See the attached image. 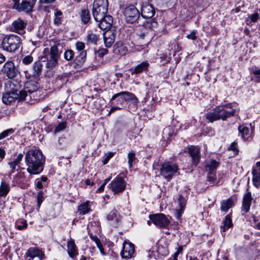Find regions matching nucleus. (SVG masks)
<instances>
[{
    "instance_id": "obj_17",
    "label": "nucleus",
    "mask_w": 260,
    "mask_h": 260,
    "mask_svg": "<svg viewBox=\"0 0 260 260\" xmlns=\"http://www.w3.org/2000/svg\"><path fill=\"white\" fill-rule=\"evenodd\" d=\"M26 25V21L18 18L12 23V26L14 32L19 34H23L25 33L24 28Z\"/></svg>"
},
{
    "instance_id": "obj_2",
    "label": "nucleus",
    "mask_w": 260,
    "mask_h": 260,
    "mask_svg": "<svg viewBox=\"0 0 260 260\" xmlns=\"http://www.w3.org/2000/svg\"><path fill=\"white\" fill-rule=\"evenodd\" d=\"M157 22L154 19L146 20L136 29L137 39L143 46H146L154 37V29L157 27Z\"/></svg>"
},
{
    "instance_id": "obj_61",
    "label": "nucleus",
    "mask_w": 260,
    "mask_h": 260,
    "mask_svg": "<svg viewBox=\"0 0 260 260\" xmlns=\"http://www.w3.org/2000/svg\"><path fill=\"white\" fill-rule=\"evenodd\" d=\"M184 209L180 208L179 209L176 210L175 211V216L178 219H179L181 216L182 213Z\"/></svg>"
},
{
    "instance_id": "obj_59",
    "label": "nucleus",
    "mask_w": 260,
    "mask_h": 260,
    "mask_svg": "<svg viewBox=\"0 0 260 260\" xmlns=\"http://www.w3.org/2000/svg\"><path fill=\"white\" fill-rule=\"evenodd\" d=\"M196 35V31L193 30V31H192L190 33V34L187 35L186 36V38L188 39H190L191 40H195L197 39V36Z\"/></svg>"
},
{
    "instance_id": "obj_10",
    "label": "nucleus",
    "mask_w": 260,
    "mask_h": 260,
    "mask_svg": "<svg viewBox=\"0 0 260 260\" xmlns=\"http://www.w3.org/2000/svg\"><path fill=\"white\" fill-rule=\"evenodd\" d=\"M24 89L19 91L20 98L21 100L27 101L31 97L28 93H32L38 89V83L35 81H29L24 84Z\"/></svg>"
},
{
    "instance_id": "obj_64",
    "label": "nucleus",
    "mask_w": 260,
    "mask_h": 260,
    "mask_svg": "<svg viewBox=\"0 0 260 260\" xmlns=\"http://www.w3.org/2000/svg\"><path fill=\"white\" fill-rule=\"evenodd\" d=\"M56 0H39V3L41 4H48L54 2Z\"/></svg>"
},
{
    "instance_id": "obj_39",
    "label": "nucleus",
    "mask_w": 260,
    "mask_h": 260,
    "mask_svg": "<svg viewBox=\"0 0 260 260\" xmlns=\"http://www.w3.org/2000/svg\"><path fill=\"white\" fill-rule=\"evenodd\" d=\"M81 19L84 24L88 23L90 20V13L87 10H83L81 14Z\"/></svg>"
},
{
    "instance_id": "obj_50",
    "label": "nucleus",
    "mask_w": 260,
    "mask_h": 260,
    "mask_svg": "<svg viewBox=\"0 0 260 260\" xmlns=\"http://www.w3.org/2000/svg\"><path fill=\"white\" fill-rule=\"evenodd\" d=\"M186 200L182 195L179 196L178 203L180 206V208L184 209V208L186 205Z\"/></svg>"
},
{
    "instance_id": "obj_31",
    "label": "nucleus",
    "mask_w": 260,
    "mask_h": 260,
    "mask_svg": "<svg viewBox=\"0 0 260 260\" xmlns=\"http://www.w3.org/2000/svg\"><path fill=\"white\" fill-rule=\"evenodd\" d=\"M205 117L209 122H213L220 119L216 108L214 109L213 112L207 113L205 114Z\"/></svg>"
},
{
    "instance_id": "obj_27",
    "label": "nucleus",
    "mask_w": 260,
    "mask_h": 260,
    "mask_svg": "<svg viewBox=\"0 0 260 260\" xmlns=\"http://www.w3.org/2000/svg\"><path fill=\"white\" fill-rule=\"evenodd\" d=\"M68 252L69 256L72 258H74L78 254L76 245L74 240L71 239L67 243Z\"/></svg>"
},
{
    "instance_id": "obj_13",
    "label": "nucleus",
    "mask_w": 260,
    "mask_h": 260,
    "mask_svg": "<svg viewBox=\"0 0 260 260\" xmlns=\"http://www.w3.org/2000/svg\"><path fill=\"white\" fill-rule=\"evenodd\" d=\"M124 15L126 22L133 23L137 20L140 14L134 6L131 5L125 9Z\"/></svg>"
},
{
    "instance_id": "obj_25",
    "label": "nucleus",
    "mask_w": 260,
    "mask_h": 260,
    "mask_svg": "<svg viewBox=\"0 0 260 260\" xmlns=\"http://www.w3.org/2000/svg\"><path fill=\"white\" fill-rule=\"evenodd\" d=\"M107 218L109 221H113L115 218L116 221L110 222V224L114 227H117L120 221L121 216L116 210H113L107 215Z\"/></svg>"
},
{
    "instance_id": "obj_32",
    "label": "nucleus",
    "mask_w": 260,
    "mask_h": 260,
    "mask_svg": "<svg viewBox=\"0 0 260 260\" xmlns=\"http://www.w3.org/2000/svg\"><path fill=\"white\" fill-rule=\"evenodd\" d=\"M233 226L232 219L229 215H227L222 222L221 226V231L224 232L227 229Z\"/></svg>"
},
{
    "instance_id": "obj_54",
    "label": "nucleus",
    "mask_w": 260,
    "mask_h": 260,
    "mask_svg": "<svg viewBox=\"0 0 260 260\" xmlns=\"http://www.w3.org/2000/svg\"><path fill=\"white\" fill-rule=\"evenodd\" d=\"M216 179V177L215 174H213L212 175L208 174V180L211 185H213L214 184Z\"/></svg>"
},
{
    "instance_id": "obj_28",
    "label": "nucleus",
    "mask_w": 260,
    "mask_h": 260,
    "mask_svg": "<svg viewBox=\"0 0 260 260\" xmlns=\"http://www.w3.org/2000/svg\"><path fill=\"white\" fill-rule=\"evenodd\" d=\"M219 163L215 160H212L208 162L205 166V170L208 174L212 175L215 174L217 167L219 166Z\"/></svg>"
},
{
    "instance_id": "obj_29",
    "label": "nucleus",
    "mask_w": 260,
    "mask_h": 260,
    "mask_svg": "<svg viewBox=\"0 0 260 260\" xmlns=\"http://www.w3.org/2000/svg\"><path fill=\"white\" fill-rule=\"evenodd\" d=\"M104 40L106 46L107 47H110L115 40L113 32L111 30H107L104 34Z\"/></svg>"
},
{
    "instance_id": "obj_57",
    "label": "nucleus",
    "mask_w": 260,
    "mask_h": 260,
    "mask_svg": "<svg viewBox=\"0 0 260 260\" xmlns=\"http://www.w3.org/2000/svg\"><path fill=\"white\" fill-rule=\"evenodd\" d=\"M114 153L113 152H109L106 154L105 158L103 160V162L104 165L106 164L109 160V159L113 156Z\"/></svg>"
},
{
    "instance_id": "obj_60",
    "label": "nucleus",
    "mask_w": 260,
    "mask_h": 260,
    "mask_svg": "<svg viewBox=\"0 0 260 260\" xmlns=\"http://www.w3.org/2000/svg\"><path fill=\"white\" fill-rule=\"evenodd\" d=\"M43 196L42 192H39L37 194V202H38V204L39 207L40 206L41 204L43 201Z\"/></svg>"
},
{
    "instance_id": "obj_58",
    "label": "nucleus",
    "mask_w": 260,
    "mask_h": 260,
    "mask_svg": "<svg viewBox=\"0 0 260 260\" xmlns=\"http://www.w3.org/2000/svg\"><path fill=\"white\" fill-rule=\"evenodd\" d=\"M123 103L121 102V105H120V106H116L112 107L111 108L109 114H110L116 110L122 109L123 108Z\"/></svg>"
},
{
    "instance_id": "obj_46",
    "label": "nucleus",
    "mask_w": 260,
    "mask_h": 260,
    "mask_svg": "<svg viewBox=\"0 0 260 260\" xmlns=\"http://www.w3.org/2000/svg\"><path fill=\"white\" fill-rule=\"evenodd\" d=\"M34 60L33 57L30 55L25 56L22 59V62L23 64L29 65Z\"/></svg>"
},
{
    "instance_id": "obj_56",
    "label": "nucleus",
    "mask_w": 260,
    "mask_h": 260,
    "mask_svg": "<svg viewBox=\"0 0 260 260\" xmlns=\"http://www.w3.org/2000/svg\"><path fill=\"white\" fill-rule=\"evenodd\" d=\"M108 50L106 49H102L98 51L96 54L100 57H102L105 55L107 54Z\"/></svg>"
},
{
    "instance_id": "obj_37",
    "label": "nucleus",
    "mask_w": 260,
    "mask_h": 260,
    "mask_svg": "<svg viewBox=\"0 0 260 260\" xmlns=\"http://www.w3.org/2000/svg\"><path fill=\"white\" fill-rule=\"evenodd\" d=\"M10 190V186L4 181H2L0 186V197H5Z\"/></svg>"
},
{
    "instance_id": "obj_3",
    "label": "nucleus",
    "mask_w": 260,
    "mask_h": 260,
    "mask_svg": "<svg viewBox=\"0 0 260 260\" xmlns=\"http://www.w3.org/2000/svg\"><path fill=\"white\" fill-rule=\"evenodd\" d=\"M62 48V45L59 42H56L50 49L46 48L44 52H47L46 55L47 61L45 63V67L49 70L52 69L56 67L58 63V60L60 56V49Z\"/></svg>"
},
{
    "instance_id": "obj_9",
    "label": "nucleus",
    "mask_w": 260,
    "mask_h": 260,
    "mask_svg": "<svg viewBox=\"0 0 260 260\" xmlns=\"http://www.w3.org/2000/svg\"><path fill=\"white\" fill-rule=\"evenodd\" d=\"M178 166L173 162H164L160 169V174L168 180L171 179L178 171Z\"/></svg>"
},
{
    "instance_id": "obj_6",
    "label": "nucleus",
    "mask_w": 260,
    "mask_h": 260,
    "mask_svg": "<svg viewBox=\"0 0 260 260\" xmlns=\"http://www.w3.org/2000/svg\"><path fill=\"white\" fill-rule=\"evenodd\" d=\"M108 0H94L92 7L93 16L96 21L101 20L108 12Z\"/></svg>"
},
{
    "instance_id": "obj_45",
    "label": "nucleus",
    "mask_w": 260,
    "mask_h": 260,
    "mask_svg": "<svg viewBox=\"0 0 260 260\" xmlns=\"http://www.w3.org/2000/svg\"><path fill=\"white\" fill-rule=\"evenodd\" d=\"M14 132V129L13 128H9L3 131L0 134V140L3 139L5 138L12 134Z\"/></svg>"
},
{
    "instance_id": "obj_43",
    "label": "nucleus",
    "mask_w": 260,
    "mask_h": 260,
    "mask_svg": "<svg viewBox=\"0 0 260 260\" xmlns=\"http://www.w3.org/2000/svg\"><path fill=\"white\" fill-rule=\"evenodd\" d=\"M58 144L59 149H63L68 146L69 143L66 138L64 137H60L58 139Z\"/></svg>"
},
{
    "instance_id": "obj_8",
    "label": "nucleus",
    "mask_w": 260,
    "mask_h": 260,
    "mask_svg": "<svg viewBox=\"0 0 260 260\" xmlns=\"http://www.w3.org/2000/svg\"><path fill=\"white\" fill-rule=\"evenodd\" d=\"M14 3L12 6L13 9L18 12L30 13L32 11L33 8L36 3V0H22L20 3V0H12Z\"/></svg>"
},
{
    "instance_id": "obj_19",
    "label": "nucleus",
    "mask_w": 260,
    "mask_h": 260,
    "mask_svg": "<svg viewBox=\"0 0 260 260\" xmlns=\"http://www.w3.org/2000/svg\"><path fill=\"white\" fill-rule=\"evenodd\" d=\"M252 200L251 192L248 191V189H247V192L244 194L242 200V211L247 213L249 211Z\"/></svg>"
},
{
    "instance_id": "obj_21",
    "label": "nucleus",
    "mask_w": 260,
    "mask_h": 260,
    "mask_svg": "<svg viewBox=\"0 0 260 260\" xmlns=\"http://www.w3.org/2000/svg\"><path fill=\"white\" fill-rule=\"evenodd\" d=\"M99 26L102 30L109 29L112 26L113 23V18L110 15H105L101 20H99Z\"/></svg>"
},
{
    "instance_id": "obj_44",
    "label": "nucleus",
    "mask_w": 260,
    "mask_h": 260,
    "mask_svg": "<svg viewBox=\"0 0 260 260\" xmlns=\"http://www.w3.org/2000/svg\"><path fill=\"white\" fill-rule=\"evenodd\" d=\"M9 87L11 90V91H16L18 92L19 89V84L16 81H11L9 82Z\"/></svg>"
},
{
    "instance_id": "obj_30",
    "label": "nucleus",
    "mask_w": 260,
    "mask_h": 260,
    "mask_svg": "<svg viewBox=\"0 0 260 260\" xmlns=\"http://www.w3.org/2000/svg\"><path fill=\"white\" fill-rule=\"evenodd\" d=\"M149 66V64L147 61H143L135 67L132 71V74H138L143 72L146 71Z\"/></svg>"
},
{
    "instance_id": "obj_34",
    "label": "nucleus",
    "mask_w": 260,
    "mask_h": 260,
    "mask_svg": "<svg viewBox=\"0 0 260 260\" xmlns=\"http://www.w3.org/2000/svg\"><path fill=\"white\" fill-rule=\"evenodd\" d=\"M86 51H82L76 57L75 62L77 66H81L86 60Z\"/></svg>"
},
{
    "instance_id": "obj_5",
    "label": "nucleus",
    "mask_w": 260,
    "mask_h": 260,
    "mask_svg": "<svg viewBox=\"0 0 260 260\" xmlns=\"http://www.w3.org/2000/svg\"><path fill=\"white\" fill-rule=\"evenodd\" d=\"M21 39L15 35L5 37L2 41V48L4 50L13 52L17 50L21 46Z\"/></svg>"
},
{
    "instance_id": "obj_4",
    "label": "nucleus",
    "mask_w": 260,
    "mask_h": 260,
    "mask_svg": "<svg viewBox=\"0 0 260 260\" xmlns=\"http://www.w3.org/2000/svg\"><path fill=\"white\" fill-rule=\"evenodd\" d=\"M112 101H115L116 104L121 105V102L129 103V107L132 106L133 109H136L138 103V99L133 93L128 91H122L114 94L111 98Z\"/></svg>"
},
{
    "instance_id": "obj_38",
    "label": "nucleus",
    "mask_w": 260,
    "mask_h": 260,
    "mask_svg": "<svg viewBox=\"0 0 260 260\" xmlns=\"http://www.w3.org/2000/svg\"><path fill=\"white\" fill-rule=\"evenodd\" d=\"M78 211L81 215H84L89 212L90 208L89 207L88 202H86L79 206Z\"/></svg>"
},
{
    "instance_id": "obj_35",
    "label": "nucleus",
    "mask_w": 260,
    "mask_h": 260,
    "mask_svg": "<svg viewBox=\"0 0 260 260\" xmlns=\"http://www.w3.org/2000/svg\"><path fill=\"white\" fill-rule=\"evenodd\" d=\"M253 175L252 182L253 185L257 188L260 187V173L256 169L252 170Z\"/></svg>"
},
{
    "instance_id": "obj_53",
    "label": "nucleus",
    "mask_w": 260,
    "mask_h": 260,
    "mask_svg": "<svg viewBox=\"0 0 260 260\" xmlns=\"http://www.w3.org/2000/svg\"><path fill=\"white\" fill-rule=\"evenodd\" d=\"M93 240L95 241V243L96 244L97 247L99 248L101 252L103 254H105V252H104V248H103L102 244L101 243L100 240L97 237H94L93 238Z\"/></svg>"
},
{
    "instance_id": "obj_63",
    "label": "nucleus",
    "mask_w": 260,
    "mask_h": 260,
    "mask_svg": "<svg viewBox=\"0 0 260 260\" xmlns=\"http://www.w3.org/2000/svg\"><path fill=\"white\" fill-rule=\"evenodd\" d=\"M27 224L26 221H23L21 222V224L17 225V229L18 230H22L26 228Z\"/></svg>"
},
{
    "instance_id": "obj_52",
    "label": "nucleus",
    "mask_w": 260,
    "mask_h": 260,
    "mask_svg": "<svg viewBox=\"0 0 260 260\" xmlns=\"http://www.w3.org/2000/svg\"><path fill=\"white\" fill-rule=\"evenodd\" d=\"M172 135L173 134L171 133L169 127L164 128L162 132V136L164 138H166L167 139H169Z\"/></svg>"
},
{
    "instance_id": "obj_55",
    "label": "nucleus",
    "mask_w": 260,
    "mask_h": 260,
    "mask_svg": "<svg viewBox=\"0 0 260 260\" xmlns=\"http://www.w3.org/2000/svg\"><path fill=\"white\" fill-rule=\"evenodd\" d=\"M76 49L79 51H84V49L85 48V44L83 42H77L76 44Z\"/></svg>"
},
{
    "instance_id": "obj_49",
    "label": "nucleus",
    "mask_w": 260,
    "mask_h": 260,
    "mask_svg": "<svg viewBox=\"0 0 260 260\" xmlns=\"http://www.w3.org/2000/svg\"><path fill=\"white\" fill-rule=\"evenodd\" d=\"M128 163L129 167L131 168L133 165V162L134 160L136 159L135 153L133 151L129 152V153L128 154Z\"/></svg>"
},
{
    "instance_id": "obj_26",
    "label": "nucleus",
    "mask_w": 260,
    "mask_h": 260,
    "mask_svg": "<svg viewBox=\"0 0 260 260\" xmlns=\"http://www.w3.org/2000/svg\"><path fill=\"white\" fill-rule=\"evenodd\" d=\"M239 135L244 140H248L251 136V132L249 127L240 125L238 127Z\"/></svg>"
},
{
    "instance_id": "obj_47",
    "label": "nucleus",
    "mask_w": 260,
    "mask_h": 260,
    "mask_svg": "<svg viewBox=\"0 0 260 260\" xmlns=\"http://www.w3.org/2000/svg\"><path fill=\"white\" fill-rule=\"evenodd\" d=\"M74 55V53L71 50H67L64 53V58L67 60H71L73 58Z\"/></svg>"
},
{
    "instance_id": "obj_33",
    "label": "nucleus",
    "mask_w": 260,
    "mask_h": 260,
    "mask_svg": "<svg viewBox=\"0 0 260 260\" xmlns=\"http://www.w3.org/2000/svg\"><path fill=\"white\" fill-rule=\"evenodd\" d=\"M233 205V201L229 198L226 200L222 201L220 203V209L223 212H227Z\"/></svg>"
},
{
    "instance_id": "obj_48",
    "label": "nucleus",
    "mask_w": 260,
    "mask_h": 260,
    "mask_svg": "<svg viewBox=\"0 0 260 260\" xmlns=\"http://www.w3.org/2000/svg\"><path fill=\"white\" fill-rule=\"evenodd\" d=\"M67 127V123L66 122H62L59 123L57 126H56L54 133H57L58 132H59L60 131H61L63 129H64Z\"/></svg>"
},
{
    "instance_id": "obj_22",
    "label": "nucleus",
    "mask_w": 260,
    "mask_h": 260,
    "mask_svg": "<svg viewBox=\"0 0 260 260\" xmlns=\"http://www.w3.org/2000/svg\"><path fill=\"white\" fill-rule=\"evenodd\" d=\"M43 64L40 61L35 62L32 66V74H29L27 72H25V76L26 77H30L32 76L34 77H38L40 76L42 72Z\"/></svg>"
},
{
    "instance_id": "obj_7",
    "label": "nucleus",
    "mask_w": 260,
    "mask_h": 260,
    "mask_svg": "<svg viewBox=\"0 0 260 260\" xmlns=\"http://www.w3.org/2000/svg\"><path fill=\"white\" fill-rule=\"evenodd\" d=\"M236 103H229L221 106L216 107L217 112L220 119L225 120L228 118L233 116L237 109L236 108Z\"/></svg>"
},
{
    "instance_id": "obj_16",
    "label": "nucleus",
    "mask_w": 260,
    "mask_h": 260,
    "mask_svg": "<svg viewBox=\"0 0 260 260\" xmlns=\"http://www.w3.org/2000/svg\"><path fill=\"white\" fill-rule=\"evenodd\" d=\"M17 99L22 101L20 98L19 91L18 92L16 91L8 92L5 93L2 97L3 102L6 105H9Z\"/></svg>"
},
{
    "instance_id": "obj_36",
    "label": "nucleus",
    "mask_w": 260,
    "mask_h": 260,
    "mask_svg": "<svg viewBox=\"0 0 260 260\" xmlns=\"http://www.w3.org/2000/svg\"><path fill=\"white\" fill-rule=\"evenodd\" d=\"M67 82V77L64 75H59L56 78L55 84L57 88H61Z\"/></svg>"
},
{
    "instance_id": "obj_12",
    "label": "nucleus",
    "mask_w": 260,
    "mask_h": 260,
    "mask_svg": "<svg viewBox=\"0 0 260 260\" xmlns=\"http://www.w3.org/2000/svg\"><path fill=\"white\" fill-rule=\"evenodd\" d=\"M151 221L157 226L166 228L170 224L169 219L162 213H157L149 215Z\"/></svg>"
},
{
    "instance_id": "obj_24",
    "label": "nucleus",
    "mask_w": 260,
    "mask_h": 260,
    "mask_svg": "<svg viewBox=\"0 0 260 260\" xmlns=\"http://www.w3.org/2000/svg\"><path fill=\"white\" fill-rule=\"evenodd\" d=\"M23 156V155L22 153H20L15 159L8 163L11 169L10 174L13 173L15 170H18V168H20L19 165L22 160Z\"/></svg>"
},
{
    "instance_id": "obj_41",
    "label": "nucleus",
    "mask_w": 260,
    "mask_h": 260,
    "mask_svg": "<svg viewBox=\"0 0 260 260\" xmlns=\"http://www.w3.org/2000/svg\"><path fill=\"white\" fill-rule=\"evenodd\" d=\"M62 13L61 11L57 10L55 13V18L54 23L56 25H59L61 23Z\"/></svg>"
},
{
    "instance_id": "obj_42",
    "label": "nucleus",
    "mask_w": 260,
    "mask_h": 260,
    "mask_svg": "<svg viewBox=\"0 0 260 260\" xmlns=\"http://www.w3.org/2000/svg\"><path fill=\"white\" fill-rule=\"evenodd\" d=\"M259 15L257 13L249 15L246 19L247 24H250L251 23L255 22L258 19Z\"/></svg>"
},
{
    "instance_id": "obj_23",
    "label": "nucleus",
    "mask_w": 260,
    "mask_h": 260,
    "mask_svg": "<svg viewBox=\"0 0 260 260\" xmlns=\"http://www.w3.org/2000/svg\"><path fill=\"white\" fill-rule=\"evenodd\" d=\"M188 152L192 158L193 163L197 165L200 158L199 148L197 146H191L188 148Z\"/></svg>"
},
{
    "instance_id": "obj_40",
    "label": "nucleus",
    "mask_w": 260,
    "mask_h": 260,
    "mask_svg": "<svg viewBox=\"0 0 260 260\" xmlns=\"http://www.w3.org/2000/svg\"><path fill=\"white\" fill-rule=\"evenodd\" d=\"M86 40L87 43H88L89 44H96V42L98 40V37L95 34H90L87 36Z\"/></svg>"
},
{
    "instance_id": "obj_51",
    "label": "nucleus",
    "mask_w": 260,
    "mask_h": 260,
    "mask_svg": "<svg viewBox=\"0 0 260 260\" xmlns=\"http://www.w3.org/2000/svg\"><path fill=\"white\" fill-rule=\"evenodd\" d=\"M228 149L229 150H232L235 155H237L239 152L237 148V144L235 142L231 144Z\"/></svg>"
},
{
    "instance_id": "obj_1",
    "label": "nucleus",
    "mask_w": 260,
    "mask_h": 260,
    "mask_svg": "<svg viewBox=\"0 0 260 260\" xmlns=\"http://www.w3.org/2000/svg\"><path fill=\"white\" fill-rule=\"evenodd\" d=\"M25 161L27 172L31 175H38L43 171L45 157L40 150L31 149L26 152Z\"/></svg>"
},
{
    "instance_id": "obj_14",
    "label": "nucleus",
    "mask_w": 260,
    "mask_h": 260,
    "mask_svg": "<svg viewBox=\"0 0 260 260\" xmlns=\"http://www.w3.org/2000/svg\"><path fill=\"white\" fill-rule=\"evenodd\" d=\"M1 71L9 79L15 78L18 73L14 62L11 61L6 62L2 68Z\"/></svg>"
},
{
    "instance_id": "obj_20",
    "label": "nucleus",
    "mask_w": 260,
    "mask_h": 260,
    "mask_svg": "<svg viewBox=\"0 0 260 260\" xmlns=\"http://www.w3.org/2000/svg\"><path fill=\"white\" fill-rule=\"evenodd\" d=\"M155 14V11L151 5L145 4L142 7L141 14L143 17L148 20L152 19V17Z\"/></svg>"
},
{
    "instance_id": "obj_15",
    "label": "nucleus",
    "mask_w": 260,
    "mask_h": 260,
    "mask_svg": "<svg viewBox=\"0 0 260 260\" xmlns=\"http://www.w3.org/2000/svg\"><path fill=\"white\" fill-rule=\"evenodd\" d=\"M44 253L35 247H31L29 248L25 254L26 258L28 257L27 260H32L35 257H39V260H42L44 258Z\"/></svg>"
},
{
    "instance_id": "obj_62",
    "label": "nucleus",
    "mask_w": 260,
    "mask_h": 260,
    "mask_svg": "<svg viewBox=\"0 0 260 260\" xmlns=\"http://www.w3.org/2000/svg\"><path fill=\"white\" fill-rule=\"evenodd\" d=\"M252 73L257 81H260V69L253 70Z\"/></svg>"
},
{
    "instance_id": "obj_18",
    "label": "nucleus",
    "mask_w": 260,
    "mask_h": 260,
    "mask_svg": "<svg viewBox=\"0 0 260 260\" xmlns=\"http://www.w3.org/2000/svg\"><path fill=\"white\" fill-rule=\"evenodd\" d=\"M135 252L134 244L129 242H125L123 244V250L121 254L122 257L129 258L132 257Z\"/></svg>"
},
{
    "instance_id": "obj_11",
    "label": "nucleus",
    "mask_w": 260,
    "mask_h": 260,
    "mask_svg": "<svg viewBox=\"0 0 260 260\" xmlns=\"http://www.w3.org/2000/svg\"><path fill=\"white\" fill-rule=\"evenodd\" d=\"M109 185L114 193H119L125 190L126 182L122 177L118 176L113 179Z\"/></svg>"
}]
</instances>
